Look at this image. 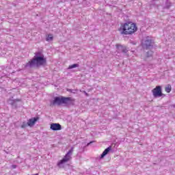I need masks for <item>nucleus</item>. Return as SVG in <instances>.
Returning a JSON list of instances; mask_svg holds the SVG:
<instances>
[{"instance_id": "9b49d317", "label": "nucleus", "mask_w": 175, "mask_h": 175, "mask_svg": "<svg viewBox=\"0 0 175 175\" xmlns=\"http://www.w3.org/2000/svg\"><path fill=\"white\" fill-rule=\"evenodd\" d=\"M17 102H20V100H9L8 103L12 106L13 109H17Z\"/></svg>"}, {"instance_id": "39448f33", "label": "nucleus", "mask_w": 175, "mask_h": 175, "mask_svg": "<svg viewBox=\"0 0 175 175\" xmlns=\"http://www.w3.org/2000/svg\"><path fill=\"white\" fill-rule=\"evenodd\" d=\"M154 98H159L161 96H165V94L162 93V88L159 85L157 86L152 90Z\"/></svg>"}, {"instance_id": "f03ea898", "label": "nucleus", "mask_w": 175, "mask_h": 175, "mask_svg": "<svg viewBox=\"0 0 175 175\" xmlns=\"http://www.w3.org/2000/svg\"><path fill=\"white\" fill-rule=\"evenodd\" d=\"M120 31L122 35H132L137 31V26L133 22H126L121 25Z\"/></svg>"}, {"instance_id": "423d86ee", "label": "nucleus", "mask_w": 175, "mask_h": 175, "mask_svg": "<svg viewBox=\"0 0 175 175\" xmlns=\"http://www.w3.org/2000/svg\"><path fill=\"white\" fill-rule=\"evenodd\" d=\"M152 55H154V52L151 50H148L145 51L144 53V59L145 61H148V58H152Z\"/></svg>"}, {"instance_id": "f257e3e1", "label": "nucleus", "mask_w": 175, "mask_h": 175, "mask_svg": "<svg viewBox=\"0 0 175 175\" xmlns=\"http://www.w3.org/2000/svg\"><path fill=\"white\" fill-rule=\"evenodd\" d=\"M46 60L44 58V55L42 52H36L35 56L25 66V69H32V68H39L46 64Z\"/></svg>"}, {"instance_id": "0eeeda50", "label": "nucleus", "mask_w": 175, "mask_h": 175, "mask_svg": "<svg viewBox=\"0 0 175 175\" xmlns=\"http://www.w3.org/2000/svg\"><path fill=\"white\" fill-rule=\"evenodd\" d=\"M144 47H146V49H150V47H152V40L149 37H147L144 41Z\"/></svg>"}, {"instance_id": "f8f14e48", "label": "nucleus", "mask_w": 175, "mask_h": 175, "mask_svg": "<svg viewBox=\"0 0 175 175\" xmlns=\"http://www.w3.org/2000/svg\"><path fill=\"white\" fill-rule=\"evenodd\" d=\"M38 118H33L29 119L27 122L29 126H33L36 121H38Z\"/></svg>"}, {"instance_id": "ddd939ff", "label": "nucleus", "mask_w": 175, "mask_h": 175, "mask_svg": "<svg viewBox=\"0 0 175 175\" xmlns=\"http://www.w3.org/2000/svg\"><path fill=\"white\" fill-rule=\"evenodd\" d=\"M54 38V36L53 34H49L48 36L46 37V42H51Z\"/></svg>"}, {"instance_id": "f3484780", "label": "nucleus", "mask_w": 175, "mask_h": 175, "mask_svg": "<svg viewBox=\"0 0 175 175\" xmlns=\"http://www.w3.org/2000/svg\"><path fill=\"white\" fill-rule=\"evenodd\" d=\"M67 91H68L69 92H73V91L72 90V89H68V90H67Z\"/></svg>"}, {"instance_id": "6e6552de", "label": "nucleus", "mask_w": 175, "mask_h": 175, "mask_svg": "<svg viewBox=\"0 0 175 175\" xmlns=\"http://www.w3.org/2000/svg\"><path fill=\"white\" fill-rule=\"evenodd\" d=\"M51 129L52 131H61L62 127L61 126V124L58 123H53L51 124Z\"/></svg>"}, {"instance_id": "dca6fc26", "label": "nucleus", "mask_w": 175, "mask_h": 175, "mask_svg": "<svg viewBox=\"0 0 175 175\" xmlns=\"http://www.w3.org/2000/svg\"><path fill=\"white\" fill-rule=\"evenodd\" d=\"M27 126H29L28 122H23L22 123V124H21V128L24 129L27 128Z\"/></svg>"}, {"instance_id": "9d476101", "label": "nucleus", "mask_w": 175, "mask_h": 175, "mask_svg": "<svg viewBox=\"0 0 175 175\" xmlns=\"http://www.w3.org/2000/svg\"><path fill=\"white\" fill-rule=\"evenodd\" d=\"M110 151H111V146H109L103 151V152L100 157V159H103V158H105V157H106V155H107L109 152H110Z\"/></svg>"}, {"instance_id": "2eb2a0df", "label": "nucleus", "mask_w": 175, "mask_h": 175, "mask_svg": "<svg viewBox=\"0 0 175 175\" xmlns=\"http://www.w3.org/2000/svg\"><path fill=\"white\" fill-rule=\"evenodd\" d=\"M165 91L169 94V92L172 91V85H167V86L165 88Z\"/></svg>"}, {"instance_id": "20e7f679", "label": "nucleus", "mask_w": 175, "mask_h": 175, "mask_svg": "<svg viewBox=\"0 0 175 175\" xmlns=\"http://www.w3.org/2000/svg\"><path fill=\"white\" fill-rule=\"evenodd\" d=\"M73 148H71V149L67 152L64 157L57 163V166H59V167H61V165L63 163H66V162H68L72 159V154H73Z\"/></svg>"}, {"instance_id": "4468645a", "label": "nucleus", "mask_w": 175, "mask_h": 175, "mask_svg": "<svg viewBox=\"0 0 175 175\" xmlns=\"http://www.w3.org/2000/svg\"><path fill=\"white\" fill-rule=\"evenodd\" d=\"M78 64H74L68 66V69H75V68H79Z\"/></svg>"}, {"instance_id": "7ed1b4c3", "label": "nucleus", "mask_w": 175, "mask_h": 175, "mask_svg": "<svg viewBox=\"0 0 175 175\" xmlns=\"http://www.w3.org/2000/svg\"><path fill=\"white\" fill-rule=\"evenodd\" d=\"M72 102V98L70 97H64V96H57L53 98V100L51 101L50 107L53 106H61V105H69Z\"/></svg>"}, {"instance_id": "a211bd4d", "label": "nucleus", "mask_w": 175, "mask_h": 175, "mask_svg": "<svg viewBox=\"0 0 175 175\" xmlns=\"http://www.w3.org/2000/svg\"><path fill=\"white\" fill-rule=\"evenodd\" d=\"M86 94V95H88V93H85Z\"/></svg>"}, {"instance_id": "1a4fd4ad", "label": "nucleus", "mask_w": 175, "mask_h": 175, "mask_svg": "<svg viewBox=\"0 0 175 175\" xmlns=\"http://www.w3.org/2000/svg\"><path fill=\"white\" fill-rule=\"evenodd\" d=\"M118 53H128V49H126V46H122V45H116Z\"/></svg>"}]
</instances>
